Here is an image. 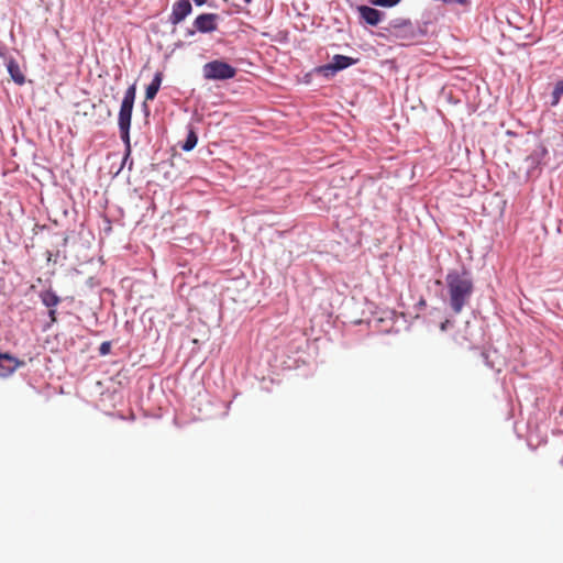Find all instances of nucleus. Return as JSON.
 <instances>
[{
    "instance_id": "obj_1",
    "label": "nucleus",
    "mask_w": 563,
    "mask_h": 563,
    "mask_svg": "<svg viewBox=\"0 0 563 563\" xmlns=\"http://www.w3.org/2000/svg\"><path fill=\"white\" fill-rule=\"evenodd\" d=\"M449 305L455 314L462 312L468 305L474 291V282L472 274L462 267L461 269H451L445 276Z\"/></svg>"
},
{
    "instance_id": "obj_2",
    "label": "nucleus",
    "mask_w": 563,
    "mask_h": 563,
    "mask_svg": "<svg viewBox=\"0 0 563 563\" xmlns=\"http://www.w3.org/2000/svg\"><path fill=\"white\" fill-rule=\"evenodd\" d=\"M135 96L136 87L133 84L125 90L119 111L118 124L121 141H130V125Z\"/></svg>"
},
{
    "instance_id": "obj_3",
    "label": "nucleus",
    "mask_w": 563,
    "mask_h": 563,
    "mask_svg": "<svg viewBox=\"0 0 563 563\" xmlns=\"http://www.w3.org/2000/svg\"><path fill=\"white\" fill-rule=\"evenodd\" d=\"M236 75V69L223 60H212L203 66V76L209 80H227Z\"/></svg>"
},
{
    "instance_id": "obj_4",
    "label": "nucleus",
    "mask_w": 563,
    "mask_h": 563,
    "mask_svg": "<svg viewBox=\"0 0 563 563\" xmlns=\"http://www.w3.org/2000/svg\"><path fill=\"white\" fill-rule=\"evenodd\" d=\"M356 60L345 55H334L331 63L321 66L318 71L324 76L333 75L334 73L345 69L355 64Z\"/></svg>"
},
{
    "instance_id": "obj_5",
    "label": "nucleus",
    "mask_w": 563,
    "mask_h": 563,
    "mask_svg": "<svg viewBox=\"0 0 563 563\" xmlns=\"http://www.w3.org/2000/svg\"><path fill=\"white\" fill-rule=\"evenodd\" d=\"M218 20L219 15L216 13H202L195 19L194 26L198 32L211 33L217 30Z\"/></svg>"
},
{
    "instance_id": "obj_6",
    "label": "nucleus",
    "mask_w": 563,
    "mask_h": 563,
    "mask_svg": "<svg viewBox=\"0 0 563 563\" xmlns=\"http://www.w3.org/2000/svg\"><path fill=\"white\" fill-rule=\"evenodd\" d=\"M192 11L189 0H178L173 4L169 22L177 25L183 22Z\"/></svg>"
},
{
    "instance_id": "obj_7",
    "label": "nucleus",
    "mask_w": 563,
    "mask_h": 563,
    "mask_svg": "<svg viewBox=\"0 0 563 563\" xmlns=\"http://www.w3.org/2000/svg\"><path fill=\"white\" fill-rule=\"evenodd\" d=\"M389 33L395 38L406 42H410L416 38V30L410 21H404L399 24L391 25Z\"/></svg>"
},
{
    "instance_id": "obj_8",
    "label": "nucleus",
    "mask_w": 563,
    "mask_h": 563,
    "mask_svg": "<svg viewBox=\"0 0 563 563\" xmlns=\"http://www.w3.org/2000/svg\"><path fill=\"white\" fill-rule=\"evenodd\" d=\"M24 364V361H20L9 353H0V376L8 377Z\"/></svg>"
},
{
    "instance_id": "obj_9",
    "label": "nucleus",
    "mask_w": 563,
    "mask_h": 563,
    "mask_svg": "<svg viewBox=\"0 0 563 563\" xmlns=\"http://www.w3.org/2000/svg\"><path fill=\"white\" fill-rule=\"evenodd\" d=\"M358 10V13L361 15V18L369 25H377L380 20H382V15L383 13L380 11H378L377 9H374L372 7H367V5H360L357 8Z\"/></svg>"
},
{
    "instance_id": "obj_10",
    "label": "nucleus",
    "mask_w": 563,
    "mask_h": 563,
    "mask_svg": "<svg viewBox=\"0 0 563 563\" xmlns=\"http://www.w3.org/2000/svg\"><path fill=\"white\" fill-rule=\"evenodd\" d=\"M8 71L12 78V80L22 86L25 82V76L19 65V63L14 58H10L7 63Z\"/></svg>"
},
{
    "instance_id": "obj_11",
    "label": "nucleus",
    "mask_w": 563,
    "mask_h": 563,
    "mask_svg": "<svg viewBox=\"0 0 563 563\" xmlns=\"http://www.w3.org/2000/svg\"><path fill=\"white\" fill-rule=\"evenodd\" d=\"M41 301L47 308H55L59 302L60 298L52 289H46L40 294Z\"/></svg>"
},
{
    "instance_id": "obj_12",
    "label": "nucleus",
    "mask_w": 563,
    "mask_h": 563,
    "mask_svg": "<svg viewBox=\"0 0 563 563\" xmlns=\"http://www.w3.org/2000/svg\"><path fill=\"white\" fill-rule=\"evenodd\" d=\"M162 84V73H156L152 82L146 87L145 90V100H153L161 87Z\"/></svg>"
},
{
    "instance_id": "obj_13",
    "label": "nucleus",
    "mask_w": 563,
    "mask_h": 563,
    "mask_svg": "<svg viewBox=\"0 0 563 563\" xmlns=\"http://www.w3.org/2000/svg\"><path fill=\"white\" fill-rule=\"evenodd\" d=\"M562 95H563V80L556 82V85L552 91L551 104L552 106L558 104Z\"/></svg>"
},
{
    "instance_id": "obj_14",
    "label": "nucleus",
    "mask_w": 563,
    "mask_h": 563,
    "mask_svg": "<svg viewBox=\"0 0 563 563\" xmlns=\"http://www.w3.org/2000/svg\"><path fill=\"white\" fill-rule=\"evenodd\" d=\"M400 0H369V2L373 4V5H377V7H386V8H389V7H394L396 5Z\"/></svg>"
},
{
    "instance_id": "obj_15",
    "label": "nucleus",
    "mask_w": 563,
    "mask_h": 563,
    "mask_svg": "<svg viewBox=\"0 0 563 563\" xmlns=\"http://www.w3.org/2000/svg\"><path fill=\"white\" fill-rule=\"evenodd\" d=\"M130 145H131V143H130V142H126V143H125V147H124V155H123V157H122V161H121L120 166H119V168L117 169L115 174H119V173L122 170V168H123L124 164L126 163V161H128V158H129V156H130V153H131V147H130Z\"/></svg>"
},
{
    "instance_id": "obj_16",
    "label": "nucleus",
    "mask_w": 563,
    "mask_h": 563,
    "mask_svg": "<svg viewBox=\"0 0 563 563\" xmlns=\"http://www.w3.org/2000/svg\"><path fill=\"white\" fill-rule=\"evenodd\" d=\"M110 350H111V343L106 341V342H102L99 346V353L100 355H107L110 353Z\"/></svg>"
},
{
    "instance_id": "obj_17",
    "label": "nucleus",
    "mask_w": 563,
    "mask_h": 563,
    "mask_svg": "<svg viewBox=\"0 0 563 563\" xmlns=\"http://www.w3.org/2000/svg\"><path fill=\"white\" fill-rule=\"evenodd\" d=\"M197 143H181V150L185 152H190L194 150Z\"/></svg>"
},
{
    "instance_id": "obj_18",
    "label": "nucleus",
    "mask_w": 563,
    "mask_h": 563,
    "mask_svg": "<svg viewBox=\"0 0 563 563\" xmlns=\"http://www.w3.org/2000/svg\"><path fill=\"white\" fill-rule=\"evenodd\" d=\"M186 141H198V136L192 130H190L187 135Z\"/></svg>"
},
{
    "instance_id": "obj_19",
    "label": "nucleus",
    "mask_w": 563,
    "mask_h": 563,
    "mask_svg": "<svg viewBox=\"0 0 563 563\" xmlns=\"http://www.w3.org/2000/svg\"><path fill=\"white\" fill-rule=\"evenodd\" d=\"M48 314H49L51 321L55 322L56 321V310L54 308H49Z\"/></svg>"
},
{
    "instance_id": "obj_20",
    "label": "nucleus",
    "mask_w": 563,
    "mask_h": 563,
    "mask_svg": "<svg viewBox=\"0 0 563 563\" xmlns=\"http://www.w3.org/2000/svg\"><path fill=\"white\" fill-rule=\"evenodd\" d=\"M449 324H450V321H449V320H445L444 322H442V323H441V327H440V328H441V330H442V331H445Z\"/></svg>"
},
{
    "instance_id": "obj_21",
    "label": "nucleus",
    "mask_w": 563,
    "mask_h": 563,
    "mask_svg": "<svg viewBox=\"0 0 563 563\" xmlns=\"http://www.w3.org/2000/svg\"><path fill=\"white\" fill-rule=\"evenodd\" d=\"M192 1H194V2L196 3V5H198V7L203 5V4L207 2V0H192Z\"/></svg>"
},
{
    "instance_id": "obj_22",
    "label": "nucleus",
    "mask_w": 563,
    "mask_h": 563,
    "mask_svg": "<svg viewBox=\"0 0 563 563\" xmlns=\"http://www.w3.org/2000/svg\"><path fill=\"white\" fill-rule=\"evenodd\" d=\"M454 2H457L460 4H467L470 0H453Z\"/></svg>"
},
{
    "instance_id": "obj_23",
    "label": "nucleus",
    "mask_w": 563,
    "mask_h": 563,
    "mask_svg": "<svg viewBox=\"0 0 563 563\" xmlns=\"http://www.w3.org/2000/svg\"><path fill=\"white\" fill-rule=\"evenodd\" d=\"M188 34L194 35L195 31H188Z\"/></svg>"
},
{
    "instance_id": "obj_24",
    "label": "nucleus",
    "mask_w": 563,
    "mask_h": 563,
    "mask_svg": "<svg viewBox=\"0 0 563 563\" xmlns=\"http://www.w3.org/2000/svg\"><path fill=\"white\" fill-rule=\"evenodd\" d=\"M483 356H484L486 360L488 358V354L483 353Z\"/></svg>"
}]
</instances>
